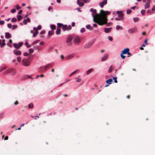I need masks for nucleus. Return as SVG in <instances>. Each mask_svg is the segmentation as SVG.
<instances>
[{
  "label": "nucleus",
  "mask_w": 155,
  "mask_h": 155,
  "mask_svg": "<svg viewBox=\"0 0 155 155\" xmlns=\"http://www.w3.org/2000/svg\"><path fill=\"white\" fill-rule=\"evenodd\" d=\"M91 0H83V1L85 3H88Z\"/></svg>",
  "instance_id": "nucleus-49"
},
{
  "label": "nucleus",
  "mask_w": 155,
  "mask_h": 155,
  "mask_svg": "<svg viewBox=\"0 0 155 155\" xmlns=\"http://www.w3.org/2000/svg\"><path fill=\"white\" fill-rule=\"evenodd\" d=\"M134 21V22H137L139 20V18L138 17H136L134 18H133Z\"/></svg>",
  "instance_id": "nucleus-27"
},
{
  "label": "nucleus",
  "mask_w": 155,
  "mask_h": 155,
  "mask_svg": "<svg viewBox=\"0 0 155 155\" xmlns=\"http://www.w3.org/2000/svg\"><path fill=\"white\" fill-rule=\"evenodd\" d=\"M117 13L118 14V17L119 18H123V15L122 11H117Z\"/></svg>",
  "instance_id": "nucleus-10"
},
{
  "label": "nucleus",
  "mask_w": 155,
  "mask_h": 155,
  "mask_svg": "<svg viewBox=\"0 0 155 155\" xmlns=\"http://www.w3.org/2000/svg\"><path fill=\"white\" fill-rule=\"evenodd\" d=\"M85 31V28H81L80 30V32L81 33L84 32Z\"/></svg>",
  "instance_id": "nucleus-36"
},
{
  "label": "nucleus",
  "mask_w": 155,
  "mask_h": 155,
  "mask_svg": "<svg viewBox=\"0 0 155 155\" xmlns=\"http://www.w3.org/2000/svg\"><path fill=\"white\" fill-rule=\"evenodd\" d=\"M17 60L18 62H20L21 61V58L20 57H17Z\"/></svg>",
  "instance_id": "nucleus-45"
},
{
  "label": "nucleus",
  "mask_w": 155,
  "mask_h": 155,
  "mask_svg": "<svg viewBox=\"0 0 155 155\" xmlns=\"http://www.w3.org/2000/svg\"><path fill=\"white\" fill-rule=\"evenodd\" d=\"M14 7H16V9L18 10H19L21 8V7H19V6L18 5H16L14 6Z\"/></svg>",
  "instance_id": "nucleus-40"
},
{
  "label": "nucleus",
  "mask_w": 155,
  "mask_h": 155,
  "mask_svg": "<svg viewBox=\"0 0 155 155\" xmlns=\"http://www.w3.org/2000/svg\"><path fill=\"white\" fill-rule=\"evenodd\" d=\"M23 23L24 25H26L27 23V21L25 19L23 21Z\"/></svg>",
  "instance_id": "nucleus-52"
},
{
  "label": "nucleus",
  "mask_w": 155,
  "mask_h": 155,
  "mask_svg": "<svg viewBox=\"0 0 155 155\" xmlns=\"http://www.w3.org/2000/svg\"><path fill=\"white\" fill-rule=\"evenodd\" d=\"M150 7V3L149 2H147L144 5V8L145 9L149 8Z\"/></svg>",
  "instance_id": "nucleus-19"
},
{
  "label": "nucleus",
  "mask_w": 155,
  "mask_h": 155,
  "mask_svg": "<svg viewBox=\"0 0 155 155\" xmlns=\"http://www.w3.org/2000/svg\"><path fill=\"white\" fill-rule=\"evenodd\" d=\"M23 44V42H19L18 44L14 43L13 45L15 48H19Z\"/></svg>",
  "instance_id": "nucleus-6"
},
{
  "label": "nucleus",
  "mask_w": 155,
  "mask_h": 155,
  "mask_svg": "<svg viewBox=\"0 0 155 155\" xmlns=\"http://www.w3.org/2000/svg\"><path fill=\"white\" fill-rule=\"evenodd\" d=\"M58 26L59 27H62V26H63V25H63L62 24V23H58Z\"/></svg>",
  "instance_id": "nucleus-41"
},
{
  "label": "nucleus",
  "mask_w": 155,
  "mask_h": 155,
  "mask_svg": "<svg viewBox=\"0 0 155 155\" xmlns=\"http://www.w3.org/2000/svg\"><path fill=\"white\" fill-rule=\"evenodd\" d=\"M25 45L27 48H29L30 47V45L29 44L28 42L27 41L25 42Z\"/></svg>",
  "instance_id": "nucleus-25"
},
{
  "label": "nucleus",
  "mask_w": 155,
  "mask_h": 155,
  "mask_svg": "<svg viewBox=\"0 0 155 155\" xmlns=\"http://www.w3.org/2000/svg\"><path fill=\"white\" fill-rule=\"evenodd\" d=\"M11 35L8 32H6L5 34V38H8L11 37Z\"/></svg>",
  "instance_id": "nucleus-20"
},
{
  "label": "nucleus",
  "mask_w": 155,
  "mask_h": 155,
  "mask_svg": "<svg viewBox=\"0 0 155 155\" xmlns=\"http://www.w3.org/2000/svg\"><path fill=\"white\" fill-rule=\"evenodd\" d=\"M13 53L16 55H20L21 54V51H18L15 50L13 51Z\"/></svg>",
  "instance_id": "nucleus-13"
},
{
  "label": "nucleus",
  "mask_w": 155,
  "mask_h": 155,
  "mask_svg": "<svg viewBox=\"0 0 155 155\" xmlns=\"http://www.w3.org/2000/svg\"><path fill=\"white\" fill-rule=\"evenodd\" d=\"M145 12V10L143 9L141 11V13L142 15H144Z\"/></svg>",
  "instance_id": "nucleus-35"
},
{
  "label": "nucleus",
  "mask_w": 155,
  "mask_h": 155,
  "mask_svg": "<svg viewBox=\"0 0 155 155\" xmlns=\"http://www.w3.org/2000/svg\"><path fill=\"white\" fill-rule=\"evenodd\" d=\"M113 79L114 80V81L115 83H117V77H115L113 78Z\"/></svg>",
  "instance_id": "nucleus-48"
},
{
  "label": "nucleus",
  "mask_w": 155,
  "mask_h": 155,
  "mask_svg": "<svg viewBox=\"0 0 155 155\" xmlns=\"http://www.w3.org/2000/svg\"><path fill=\"white\" fill-rule=\"evenodd\" d=\"M130 49H124L122 51L121 53L123 54H130L129 52Z\"/></svg>",
  "instance_id": "nucleus-14"
},
{
  "label": "nucleus",
  "mask_w": 155,
  "mask_h": 155,
  "mask_svg": "<svg viewBox=\"0 0 155 155\" xmlns=\"http://www.w3.org/2000/svg\"><path fill=\"white\" fill-rule=\"evenodd\" d=\"M108 39L109 41H112L113 39L112 38L111 36H108Z\"/></svg>",
  "instance_id": "nucleus-53"
},
{
  "label": "nucleus",
  "mask_w": 155,
  "mask_h": 155,
  "mask_svg": "<svg viewBox=\"0 0 155 155\" xmlns=\"http://www.w3.org/2000/svg\"><path fill=\"white\" fill-rule=\"evenodd\" d=\"M54 34V32L53 31H49L48 32V34L49 35H52Z\"/></svg>",
  "instance_id": "nucleus-32"
},
{
  "label": "nucleus",
  "mask_w": 155,
  "mask_h": 155,
  "mask_svg": "<svg viewBox=\"0 0 155 155\" xmlns=\"http://www.w3.org/2000/svg\"><path fill=\"white\" fill-rule=\"evenodd\" d=\"M81 81V78H78L75 81L76 82H80Z\"/></svg>",
  "instance_id": "nucleus-51"
},
{
  "label": "nucleus",
  "mask_w": 155,
  "mask_h": 155,
  "mask_svg": "<svg viewBox=\"0 0 155 155\" xmlns=\"http://www.w3.org/2000/svg\"><path fill=\"white\" fill-rule=\"evenodd\" d=\"M22 11L21 10H20L18 12V14H21L22 13Z\"/></svg>",
  "instance_id": "nucleus-58"
},
{
  "label": "nucleus",
  "mask_w": 155,
  "mask_h": 155,
  "mask_svg": "<svg viewBox=\"0 0 155 155\" xmlns=\"http://www.w3.org/2000/svg\"><path fill=\"white\" fill-rule=\"evenodd\" d=\"M79 71V69H77L75 71H74L73 72H72L71 73L69 77L71 76L72 75L76 73L78 71Z\"/></svg>",
  "instance_id": "nucleus-22"
},
{
  "label": "nucleus",
  "mask_w": 155,
  "mask_h": 155,
  "mask_svg": "<svg viewBox=\"0 0 155 155\" xmlns=\"http://www.w3.org/2000/svg\"><path fill=\"white\" fill-rule=\"evenodd\" d=\"M41 28V25H39L37 27V29L38 30H40Z\"/></svg>",
  "instance_id": "nucleus-55"
},
{
  "label": "nucleus",
  "mask_w": 155,
  "mask_h": 155,
  "mask_svg": "<svg viewBox=\"0 0 155 155\" xmlns=\"http://www.w3.org/2000/svg\"><path fill=\"white\" fill-rule=\"evenodd\" d=\"M6 69V68L5 67H3V68H2L1 69V70H0V71H2L3 70H4L5 69Z\"/></svg>",
  "instance_id": "nucleus-64"
},
{
  "label": "nucleus",
  "mask_w": 155,
  "mask_h": 155,
  "mask_svg": "<svg viewBox=\"0 0 155 155\" xmlns=\"http://www.w3.org/2000/svg\"><path fill=\"white\" fill-rule=\"evenodd\" d=\"M22 63L23 65L27 66L30 65V62L28 59H24L22 60Z\"/></svg>",
  "instance_id": "nucleus-2"
},
{
  "label": "nucleus",
  "mask_w": 155,
  "mask_h": 155,
  "mask_svg": "<svg viewBox=\"0 0 155 155\" xmlns=\"http://www.w3.org/2000/svg\"><path fill=\"white\" fill-rule=\"evenodd\" d=\"M90 11L91 12L94 13H96L97 12V10L96 9H93V8H91Z\"/></svg>",
  "instance_id": "nucleus-28"
},
{
  "label": "nucleus",
  "mask_w": 155,
  "mask_h": 155,
  "mask_svg": "<svg viewBox=\"0 0 155 155\" xmlns=\"http://www.w3.org/2000/svg\"><path fill=\"white\" fill-rule=\"evenodd\" d=\"M45 33V31H41L40 33L41 35H43Z\"/></svg>",
  "instance_id": "nucleus-56"
},
{
  "label": "nucleus",
  "mask_w": 155,
  "mask_h": 155,
  "mask_svg": "<svg viewBox=\"0 0 155 155\" xmlns=\"http://www.w3.org/2000/svg\"><path fill=\"white\" fill-rule=\"evenodd\" d=\"M71 28V25H69L68 26L66 25H64L62 26V29L63 31H65L67 30H70Z\"/></svg>",
  "instance_id": "nucleus-4"
},
{
  "label": "nucleus",
  "mask_w": 155,
  "mask_h": 155,
  "mask_svg": "<svg viewBox=\"0 0 155 155\" xmlns=\"http://www.w3.org/2000/svg\"><path fill=\"white\" fill-rule=\"evenodd\" d=\"M107 3V0H104L102 2L99 3V5L101 8H102L104 7V5H106Z\"/></svg>",
  "instance_id": "nucleus-9"
},
{
  "label": "nucleus",
  "mask_w": 155,
  "mask_h": 155,
  "mask_svg": "<svg viewBox=\"0 0 155 155\" xmlns=\"http://www.w3.org/2000/svg\"><path fill=\"white\" fill-rule=\"evenodd\" d=\"M150 12H151V11L150 10H148L147 11V14H149V13H150Z\"/></svg>",
  "instance_id": "nucleus-63"
},
{
  "label": "nucleus",
  "mask_w": 155,
  "mask_h": 155,
  "mask_svg": "<svg viewBox=\"0 0 155 155\" xmlns=\"http://www.w3.org/2000/svg\"><path fill=\"white\" fill-rule=\"evenodd\" d=\"M120 56L123 59H124L125 58V56L122 53L120 54Z\"/></svg>",
  "instance_id": "nucleus-44"
},
{
  "label": "nucleus",
  "mask_w": 155,
  "mask_h": 155,
  "mask_svg": "<svg viewBox=\"0 0 155 155\" xmlns=\"http://www.w3.org/2000/svg\"><path fill=\"white\" fill-rule=\"evenodd\" d=\"M53 66V65L52 64V63L48 64H47L45 66V67H44L45 69V70H46L48 68H49L50 67H52Z\"/></svg>",
  "instance_id": "nucleus-16"
},
{
  "label": "nucleus",
  "mask_w": 155,
  "mask_h": 155,
  "mask_svg": "<svg viewBox=\"0 0 155 155\" xmlns=\"http://www.w3.org/2000/svg\"><path fill=\"white\" fill-rule=\"evenodd\" d=\"M29 108H32L33 107V104L32 103H30L28 105Z\"/></svg>",
  "instance_id": "nucleus-42"
},
{
  "label": "nucleus",
  "mask_w": 155,
  "mask_h": 155,
  "mask_svg": "<svg viewBox=\"0 0 155 155\" xmlns=\"http://www.w3.org/2000/svg\"><path fill=\"white\" fill-rule=\"evenodd\" d=\"M34 52L33 49H29V53L27 52H25L24 55L25 56H27Z\"/></svg>",
  "instance_id": "nucleus-11"
},
{
  "label": "nucleus",
  "mask_w": 155,
  "mask_h": 155,
  "mask_svg": "<svg viewBox=\"0 0 155 155\" xmlns=\"http://www.w3.org/2000/svg\"><path fill=\"white\" fill-rule=\"evenodd\" d=\"M131 12L132 11L130 9H128L127 10L126 12L127 14H129L131 13Z\"/></svg>",
  "instance_id": "nucleus-34"
},
{
  "label": "nucleus",
  "mask_w": 155,
  "mask_h": 155,
  "mask_svg": "<svg viewBox=\"0 0 155 155\" xmlns=\"http://www.w3.org/2000/svg\"><path fill=\"white\" fill-rule=\"evenodd\" d=\"M61 31V30L60 29L57 28L56 31V34L57 35H59Z\"/></svg>",
  "instance_id": "nucleus-24"
},
{
  "label": "nucleus",
  "mask_w": 155,
  "mask_h": 155,
  "mask_svg": "<svg viewBox=\"0 0 155 155\" xmlns=\"http://www.w3.org/2000/svg\"><path fill=\"white\" fill-rule=\"evenodd\" d=\"M110 13V12L104 11L101 9L100 10V14H97L94 15L93 21L101 26L106 24L107 26H109L111 24V23H107V15Z\"/></svg>",
  "instance_id": "nucleus-1"
},
{
  "label": "nucleus",
  "mask_w": 155,
  "mask_h": 155,
  "mask_svg": "<svg viewBox=\"0 0 155 155\" xmlns=\"http://www.w3.org/2000/svg\"><path fill=\"white\" fill-rule=\"evenodd\" d=\"M16 12V9L15 8L12 9L11 10V12L12 13H13L15 12Z\"/></svg>",
  "instance_id": "nucleus-46"
},
{
  "label": "nucleus",
  "mask_w": 155,
  "mask_h": 155,
  "mask_svg": "<svg viewBox=\"0 0 155 155\" xmlns=\"http://www.w3.org/2000/svg\"><path fill=\"white\" fill-rule=\"evenodd\" d=\"M137 29L135 28H131L129 29L128 31V32L130 34H131L134 32L136 31Z\"/></svg>",
  "instance_id": "nucleus-8"
},
{
  "label": "nucleus",
  "mask_w": 155,
  "mask_h": 155,
  "mask_svg": "<svg viewBox=\"0 0 155 155\" xmlns=\"http://www.w3.org/2000/svg\"><path fill=\"white\" fill-rule=\"evenodd\" d=\"M72 40V37L71 36H69L67 38L66 40V42L67 44L69 45H71V41Z\"/></svg>",
  "instance_id": "nucleus-5"
},
{
  "label": "nucleus",
  "mask_w": 155,
  "mask_h": 155,
  "mask_svg": "<svg viewBox=\"0 0 155 155\" xmlns=\"http://www.w3.org/2000/svg\"><path fill=\"white\" fill-rule=\"evenodd\" d=\"M17 27V25H13L12 26V30H14L15 29H16Z\"/></svg>",
  "instance_id": "nucleus-39"
},
{
  "label": "nucleus",
  "mask_w": 155,
  "mask_h": 155,
  "mask_svg": "<svg viewBox=\"0 0 155 155\" xmlns=\"http://www.w3.org/2000/svg\"><path fill=\"white\" fill-rule=\"evenodd\" d=\"M86 27L87 29H89L91 28V26L90 25H87L86 26Z\"/></svg>",
  "instance_id": "nucleus-43"
},
{
  "label": "nucleus",
  "mask_w": 155,
  "mask_h": 155,
  "mask_svg": "<svg viewBox=\"0 0 155 155\" xmlns=\"http://www.w3.org/2000/svg\"><path fill=\"white\" fill-rule=\"evenodd\" d=\"M74 57V55L73 54L68 55L66 57L65 59L66 60H68Z\"/></svg>",
  "instance_id": "nucleus-17"
},
{
  "label": "nucleus",
  "mask_w": 155,
  "mask_h": 155,
  "mask_svg": "<svg viewBox=\"0 0 155 155\" xmlns=\"http://www.w3.org/2000/svg\"><path fill=\"white\" fill-rule=\"evenodd\" d=\"M112 66L111 65L109 68V70H108V72H109L110 73V72L112 70Z\"/></svg>",
  "instance_id": "nucleus-38"
},
{
  "label": "nucleus",
  "mask_w": 155,
  "mask_h": 155,
  "mask_svg": "<svg viewBox=\"0 0 155 155\" xmlns=\"http://www.w3.org/2000/svg\"><path fill=\"white\" fill-rule=\"evenodd\" d=\"M19 103L18 101H16L14 103L15 105H17Z\"/></svg>",
  "instance_id": "nucleus-54"
},
{
  "label": "nucleus",
  "mask_w": 155,
  "mask_h": 155,
  "mask_svg": "<svg viewBox=\"0 0 155 155\" xmlns=\"http://www.w3.org/2000/svg\"><path fill=\"white\" fill-rule=\"evenodd\" d=\"M112 81V79L111 78V79H109L108 80H107L106 81V82L107 84H111Z\"/></svg>",
  "instance_id": "nucleus-21"
},
{
  "label": "nucleus",
  "mask_w": 155,
  "mask_h": 155,
  "mask_svg": "<svg viewBox=\"0 0 155 155\" xmlns=\"http://www.w3.org/2000/svg\"><path fill=\"white\" fill-rule=\"evenodd\" d=\"M93 44V42H89L86 44L85 45V47L86 48H90L91 47V46Z\"/></svg>",
  "instance_id": "nucleus-12"
},
{
  "label": "nucleus",
  "mask_w": 155,
  "mask_h": 155,
  "mask_svg": "<svg viewBox=\"0 0 155 155\" xmlns=\"http://www.w3.org/2000/svg\"><path fill=\"white\" fill-rule=\"evenodd\" d=\"M23 17L21 15L18 16V21H20L22 19Z\"/></svg>",
  "instance_id": "nucleus-29"
},
{
  "label": "nucleus",
  "mask_w": 155,
  "mask_h": 155,
  "mask_svg": "<svg viewBox=\"0 0 155 155\" xmlns=\"http://www.w3.org/2000/svg\"><path fill=\"white\" fill-rule=\"evenodd\" d=\"M28 22H30V19L29 18H28L27 19H26V20Z\"/></svg>",
  "instance_id": "nucleus-61"
},
{
  "label": "nucleus",
  "mask_w": 155,
  "mask_h": 155,
  "mask_svg": "<svg viewBox=\"0 0 155 155\" xmlns=\"http://www.w3.org/2000/svg\"><path fill=\"white\" fill-rule=\"evenodd\" d=\"M81 41V38L80 37L78 36H76L74 37V38L73 41L74 43L77 44L79 43Z\"/></svg>",
  "instance_id": "nucleus-3"
},
{
  "label": "nucleus",
  "mask_w": 155,
  "mask_h": 155,
  "mask_svg": "<svg viewBox=\"0 0 155 155\" xmlns=\"http://www.w3.org/2000/svg\"><path fill=\"white\" fill-rule=\"evenodd\" d=\"M116 29L117 30L119 29L122 30V28L120 26L117 25L116 26Z\"/></svg>",
  "instance_id": "nucleus-31"
},
{
  "label": "nucleus",
  "mask_w": 155,
  "mask_h": 155,
  "mask_svg": "<svg viewBox=\"0 0 155 155\" xmlns=\"http://www.w3.org/2000/svg\"><path fill=\"white\" fill-rule=\"evenodd\" d=\"M112 29V27H110L108 28H104V32L106 33H108Z\"/></svg>",
  "instance_id": "nucleus-15"
},
{
  "label": "nucleus",
  "mask_w": 155,
  "mask_h": 155,
  "mask_svg": "<svg viewBox=\"0 0 155 155\" xmlns=\"http://www.w3.org/2000/svg\"><path fill=\"white\" fill-rule=\"evenodd\" d=\"M4 23H5V21H4L2 20V21H0V25H3L4 24Z\"/></svg>",
  "instance_id": "nucleus-50"
},
{
  "label": "nucleus",
  "mask_w": 155,
  "mask_h": 155,
  "mask_svg": "<svg viewBox=\"0 0 155 155\" xmlns=\"http://www.w3.org/2000/svg\"><path fill=\"white\" fill-rule=\"evenodd\" d=\"M77 4H78L79 5L80 7H82L84 5V3L81 2H79V1H78V3L77 2Z\"/></svg>",
  "instance_id": "nucleus-23"
},
{
  "label": "nucleus",
  "mask_w": 155,
  "mask_h": 155,
  "mask_svg": "<svg viewBox=\"0 0 155 155\" xmlns=\"http://www.w3.org/2000/svg\"><path fill=\"white\" fill-rule=\"evenodd\" d=\"M108 54H105L104 56L102 58V61H104L106 60L108 58Z\"/></svg>",
  "instance_id": "nucleus-18"
},
{
  "label": "nucleus",
  "mask_w": 155,
  "mask_h": 155,
  "mask_svg": "<svg viewBox=\"0 0 155 155\" xmlns=\"http://www.w3.org/2000/svg\"><path fill=\"white\" fill-rule=\"evenodd\" d=\"M13 71L14 72V73L12 74L14 75L15 74L16 72L15 71V70L13 68L10 69L8 70H7L5 72V73L8 74L9 72H12Z\"/></svg>",
  "instance_id": "nucleus-7"
},
{
  "label": "nucleus",
  "mask_w": 155,
  "mask_h": 155,
  "mask_svg": "<svg viewBox=\"0 0 155 155\" xmlns=\"http://www.w3.org/2000/svg\"><path fill=\"white\" fill-rule=\"evenodd\" d=\"M17 19L15 18H12L11 20V21L12 22H16L17 21Z\"/></svg>",
  "instance_id": "nucleus-33"
},
{
  "label": "nucleus",
  "mask_w": 155,
  "mask_h": 155,
  "mask_svg": "<svg viewBox=\"0 0 155 155\" xmlns=\"http://www.w3.org/2000/svg\"><path fill=\"white\" fill-rule=\"evenodd\" d=\"M93 69H90L89 70H88L86 72V74L87 75L89 74H90L92 71Z\"/></svg>",
  "instance_id": "nucleus-26"
},
{
  "label": "nucleus",
  "mask_w": 155,
  "mask_h": 155,
  "mask_svg": "<svg viewBox=\"0 0 155 155\" xmlns=\"http://www.w3.org/2000/svg\"><path fill=\"white\" fill-rule=\"evenodd\" d=\"M71 25H72V27L74 26L75 25V23L74 22H72L71 23Z\"/></svg>",
  "instance_id": "nucleus-59"
},
{
  "label": "nucleus",
  "mask_w": 155,
  "mask_h": 155,
  "mask_svg": "<svg viewBox=\"0 0 155 155\" xmlns=\"http://www.w3.org/2000/svg\"><path fill=\"white\" fill-rule=\"evenodd\" d=\"M115 19L116 21H120V18H115Z\"/></svg>",
  "instance_id": "nucleus-62"
},
{
  "label": "nucleus",
  "mask_w": 155,
  "mask_h": 155,
  "mask_svg": "<svg viewBox=\"0 0 155 155\" xmlns=\"http://www.w3.org/2000/svg\"><path fill=\"white\" fill-rule=\"evenodd\" d=\"M38 31H35V32L33 34V36L34 37H35L38 34Z\"/></svg>",
  "instance_id": "nucleus-37"
},
{
  "label": "nucleus",
  "mask_w": 155,
  "mask_h": 155,
  "mask_svg": "<svg viewBox=\"0 0 155 155\" xmlns=\"http://www.w3.org/2000/svg\"><path fill=\"white\" fill-rule=\"evenodd\" d=\"M7 27L9 28H11L12 27V24H8L7 25Z\"/></svg>",
  "instance_id": "nucleus-47"
},
{
  "label": "nucleus",
  "mask_w": 155,
  "mask_h": 155,
  "mask_svg": "<svg viewBox=\"0 0 155 155\" xmlns=\"http://www.w3.org/2000/svg\"><path fill=\"white\" fill-rule=\"evenodd\" d=\"M152 11H154L155 10V6H154L151 9Z\"/></svg>",
  "instance_id": "nucleus-60"
},
{
  "label": "nucleus",
  "mask_w": 155,
  "mask_h": 155,
  "mask_svg": "<svg viewBox=\"0 0 155 155\" xmlns=\"http://www.w3.org/2000/svg\"><path fill=\"white\" fill-rule=\"evenodd\" d=\"M52 10V7H48V10L49 11H51V10Z\"/></svg>",
  "instance_id": "nucleus-57"
},
{
  "label": "nucleus",
  "mask_w": 155,
  "mask_h": 155,
  "mask_svg": "<svg viewBox=\"0 0 155 155\" xmlns=\"http://www.w3.org/2000/svg\"><path fill=\"white\" fill-rule=\"evenodd\" d=\"M51 28L52 30H55L56 28V26L54 25H51Z\"/></svg>",
  "instance_id": "nucleus-30"
}]
</instances>
